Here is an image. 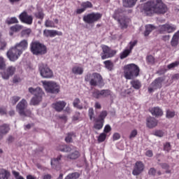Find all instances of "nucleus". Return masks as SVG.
Here are the masks:
<instances>
[{"label": "nucleus", "mask_w": 179, "mask_h": 179, "mask_svg": "<svg viewBox=\"0 0 179 179\" xmlns=\"http://www.w3.org/2000/svg\"><path fill=\"white\" fill-rule=\"evenodd\" d=\"M141 12H143L146 16H153L156 15H164L167 13L169 8L167 6L163 3V0H151L140 7Z\"/></svg>", "instance_id": "nucleus-1"}, {"label": "nucleus", "mask_w": 179, "mask_h": 179, "mask_svg": "<svg viewBox=\"0 0 179 179\" xmlns=\"http://www.w3.org/2000/svg\"><path fill=\"white\" fill-rule=\"evenodd\" d=\"M108 113L106 110H102L97 117H94V109L93 108H90L88 110V116L90 117V121L94 122L93 128L97 131L103 129L104 127V122L106 117H107Z\"/></svg>", "instance_id": "nucleus-2"}, {"label": "nucleus", "mask_w": 179, "mask_h": 179, "mask_svg": "<svg viewBox=\"0 0 179 179\" xmlns=\"http://www.w3.org/2000/svg\"><path fill=\"white\" fill-rule=\"evenodd\" d=\"M85 81L88 82L92 87L104 86L103 76L99 73H88L85 76Z\"/></svg>", "instance_id": "nucleus-3"}, {"label": "nucleus", "mask_w": 179, "mask_h": 179, "mask_svg": "<svg viewBox=\"0 0 179 179\" xmlns=\"http://www.w3.org/2000/svg\"><path fill=\"white\" fill-rule=\"evenodd\" d=\"M141 69L135 64H129L124 66V76L128 80L138 78Z\"/></svg>", "instance_id": "nucleus-4"}, {"label": "nucleus", "mask_w": 179, "mask_h": 179, "mask_svg": "<svg viewBox=\"0 0 179 179\" xmlns=\"http://www.w3.org/2000/svg\"><path fill=\"white\" fill-rule=\"evenodd\" d=\"M29 92L31 94L34 95L31 99V106H38L40 103L43 101V96L45 94L44 91H43V89L40 87H37L36 88L31 87L29 88Z\"/></svg>", "instance_id": "nucleus-5"}, {"label": "nucleus", "mask_w": 179, "mask_h": 179, "mask_svg": "<svg viewBox=\"0 0 179 179\" xmlns=\"http://www.w3.org/2000/svg\"><path fill=\"white\" fill-rule=\"evenodd\" d=\"M30 48L31 52L34 55H44V54H47V46L37 41L31 42Z\"/></svg>", "instance_id": "nucleus-6"}, {"label": "nucleus", "mask_w": 179, "mask_h": 179, "mask_svg": "<svg viewBox=\"0 0 179 179\" xmlns=\"http://www.w3.org/2000/svg\"><path fill=\"white\" fill-rule=\"evenodd\" d=\"M101 17H103V14L100 13H91L85 15L83 17V20L87 23V24H94V23H96V22H100Z\"/></svg>", "instance_id": "nucleus-7"}, {"label": "nucleus", "mask_w": 179, "mask_h": 179, "mask_svg": "<svg viewBox=\"0 0 179 179\" xmlns=\"http://www.w3.org/2000/svg\"><path fill=\"white\" fill-rule=\"evenodd\" d=\"M43 87L47 93L57 94L59 93V85L54 81H43Z\"/></svg>", "instance_id": "nucleus-8"}, {"label": "nucleus", "mask_w": 179, "mask_h": 179, "mask_svg": "<svg viewBox=\"0 0 179 179\" xmlns=\"http://www.w3.org/2000/svg\"><path fill=\"white\" fill-rule=\"evenodd\" d=\"M26 108H27V101L23 99L17 103L16 110L18 111L20 115L29 117V115H31V111L30 110H26Z\"/></svg>", "instance_id": "nucleus-9"}, {"label": "nucleus", "mask_w": 179, "mask_h": 179, "mask_svg": "<svg viewBox=\"0 0 179 179\" xmlns=\"http://www.w3.org/2000/svg\"><path fill=\"white\" fill-rule=\"evenodd\" d=\"M38 71L40 72L41 76L44 79H51L54 76V73L51 69L48 68L47 64L43 63L39 64Z\"/></svg>", "instance_id": "nucleus-10"}, {"label": "nucleus", "mask_w": 179, "mask_h": 179, "mask_svg": "<svg viewBox=\"0 0 179 179\" xmlns=\"http://www.w3.org/2000/svg\"><path fill=\"white\" fill-rule=\"evenodd\" d=\"M177 30V26L173 24L166 23L159 26V33L164 34V33L171 34Z\"/></svg>", "instance_id": "nucleus-11"}, {"label": "nucleus", "mask_w": 179, "mask_h": 179, "mask_svg": "<svg viewBox=\"0 0 179 179\" xmlns=\"http://www.w3.org/2000/svg\"><path fill=\"white\" fill-rule=\"evenodd\" d=\"M117 54V51L112 50L107 45L102 46V52L101 53V59L113 58Z\"/></svg>", "instance_id": "nucleus-12"}, {"label": "nucleus", "mask_w": 179, "mask_h": 179, "mask_svg": "<svg viewBox=\"0 0 179 179\" xmlns=\"http://www.w3.org/2000/svg\"><path fill=\"white\" fill-rule=\"evenodd\" d=\"M21 55L22 54L15 46L10 48L6 53L8 59H10V61H12L13 62H15V61H17Z\"/></svg>", "instance_id": "nucleus-13"}, {"label": "nucleus", "mask_w": 179, "mask_h": 179, "mask_svg": "<svg viewBox=\"0 0 179 179\" xmlns=\"http://www.w3.org/2000/svg\"><path fill=\"white\" fill-rule=\"evenodd\" d=\"M111 90H94L92 92V96L94 99H100L101 97H108V96H111Z\"/></svg>", "instance_id": "nucleus-14"}, {"label": "nucleus", "mask_w": 179, "mask_h": 179, "mask_svg": "<svg viewBox=\"0 0 179 179\" xmlns=\"http://www.w3.org/2000/svg\"><path fill=\"white\" fill-rule=\"evenodd\" d=\"M19 19L22 23L25 24H33V16L29 15L27 11H23L20 15Z\"/></svg>", "instance_id": "nucleus-15"}, {"label": "nucleus", "mask_w": 179, "mask_h": 179, "mask_svg": "<svg viewBox=\"0 0 179 179\" xmlns=\"http://www.w3.org/2000/svg\"><path fill=\"white\" fill-rule=\"evenodd\" d=\"M145 170V164L142 161H137L135 163L134 168L132 171L133 176H139Z\"/></svg>", "instance_id": "nucleus-16"}, {"label": "nucleus", "mask_w": 179, "mask_h": 179, "mask_svg": "<svg viewBox=\"0 0 179 179\" xmlns=\"http://www.w3.org/2000/svg\"><path fill=\"white\" fill-rule=\"evenodd\" d=\"M15 72H16V67L10 66L6 69L5 71L1 73V76L3 79L8 80L10 76H13V75H15Z\"/></svg>", "instance_id": "nucleus-17"}, {"label": "nucleus", "mask_w": 179, "mask_h": 179, "mask_svg": "<svg viewBox=\"0 0 179 179\" xmlns=\"http://www.w3.org/2000/svg\"><path fill=\"white\" fill-rule=\"evenodd\" d=\"M64 164V156L62 155H59L57 157L51 159V166L53 169L61 167V164Z\"/></svg>", "instance_id": "nucleus-18"}, {"label": "nucleus", "mask_w": 179, "mask_h": 179, "mask_svg": "<svg viewBox=\"0 0 179 179\" xmlns=\"http://www.w3.org/2000/svg\"><path fill=\"white\" fill-rule=\"evenodd\" d=\"M29 46V43L27 40L24 39L21 41L20 43H17L15 45V48L21 53L23 54V52L27 49Z\"/></svg>", "instance_id": "nucleus-19"}, {"label": "nucleus", "mask_w": 179, "mask_h": 179, "mask_svg": "<svg viewBox=\"0 0 179 179\" xmlns=\"http://www.w3.org/2000/svg\"><path fill=\"white\" fill-rule=\"evenodd\" d=\"M165 80L164 77H158L155 80H153L151 83L152 87L154 89H162L163 87V82Z\"/></svg>", "instance_id": "nucleus-20"}, {"label": "nucleus", "mask_w": 179, "mask_h": 179, "mask_svg": "<svg viewBox=\"0 0 179 179\" xmlns=\"http://www.w3.org/2000/svg\"><path fill=\"white\" fill-rule=\"evenodd\" d=\"M66 106V102L64 101H59L52 104V108L57 111V113H61L64 108Z\"/></svg>", "instance_id": "nucleus-21"}, {"label": "nucleus", "mask_w": 179, "mask_h": 179, "mask_svg": "<svg viewBox=\"0 0 179 179\" xmlns=\"http://www.w3.org/2000/svg\"><path fill=\"white\" fill-rule=\"evenodd\" d=\"M43 35L45 37H55V36H62V32L52 29H45Z\"/></svg>", "instance_id": "nucleus-22"}, {"label": "nucleus", "mask_w": 179, "mask_h": 179, "mask_svg": "<svg viewBox=\"0 0 179 179\" xmlns=\"http://www.w3.org/2000/svg\"><path fill=\"white\" fill-rule=\"evenodd\" d=\"M157 120L153 117H149L146 119V126L150 129H152L153 128H155V127H157Z\"/></svg>", "instance_id": "nucleus-23"}, {"label": "nucleus", "mask_w": 179, "mask_h": 179, "mask_svg": "<svg viewBox=\"0 0 179 179\" xmlns=\"http://www.w3.org/2000/svg\"><path fill=\"white\" fill-rule=\"evenodd\" d=\"M150 113H151L152 115L154 117H162L164 112L162 108L159 106L153 107L149 109Z\"/></svg>", "instance_id": "nucleus-24"}, {"label": "nucleus", "mask_w": 179, "mask_h": 179, "mask_svg": "<svg viewBox=\"0 0 179 179\" xmlns=\"http://www.w3.org/2000/svg\"><path fill=\"white\" fill-rule=\"evenodd\" d=\"M10 131V127H9V124H3L0 126V141L2 139L3 135H6L8 132Z\"/></svg>", "instance_id": "nucleus-25"}, {"label": "nucleus", "mask_w": 179, "mask_h": 179, "mask_svg": "<svg viewBox=\"0 0 179 179\" xmlns=\"http://www.w3.org/2000/svg\"><path fill=\"white\" fill-rule=\"evenodd\" d=\"M145 29L143 32V34L145 37H148V36H149V34H150L152 31H153V30H156L157 28L156 27V26L152 24H148L145 26Z\"/></svg>", "instance_id": "nucleus-26"}, {"label": "nucleus", "mask_w": 179, "mask_h": 179, "mask_svg": "<svg viewBox=\"0 0 179 179\" xmlns=\"http://www.w3.org/2000/svg\"><path fill=\"white\" fill-rule=\"evenodd\" d=\"M178 44H179V30L173 34L171 41V47H177Z\"/></svg>", "instance_id": "nucleus-27"}, {"label": "nucleus", "mask_w": 179, "mask_h": 179, "mask_svg": "<svg viewBox=\"0 0 179 179\" xmlns=\"http://www.w3.org/2000/svg\"><path fill=\"white\" fill-rule=\"evenodd\" d=\"M23 29V25L15 24L10 27V36H13L14 33H17Z\"/></svg>", "instance_id": "nucleus-28"}, {"label": "nucleus", "mask_w": 179, "mask_h": 179, "mask_svg": "<svg viewBox=\"0 0 179 179\" xmlns=\"http://www.w3.org/2000/svg\"><path fill=\"white\" fill-rule=\"evenodd\" d=\"M138 0H123L122 3L124 8H134Z\"/></svg>", "instance_id": "nucleus-29"}, {"label": "nucleus", "mask_w": 179, "mask_h": 179, "mask_svg": "<svg viewBox=\"0 0 179 179\" xmlns=\"http://www.w3.org/2000/svg\"><path fill=\"white\" fill-rule=\"evenodd\" d=\"M66 157L70 160H76V159L80 157V152L78 150H75L67 155Z\"/></svg>", "instance_id": "nucleus-30"}, {"label": "nucleus", "mask_w": 179, "mask_h": 179, "mask_svg": "<svg viewBox=\"0 0 179 179\" xmlns=\"http://www.w3.org/2000/svg\"><path fill=\"white\" fill-rule=\"evenodd\" d=\"M131 87L136 90H139L142 87V83L139 80H133L130 82Z\"/></svg>", "instance_id": "nucleus-31"}, {"label": "nucleus", "mask_w": 179, "mask_h": 179, "mask_svg": "<svg viewBox=\"0 0 179 179\" xmlns=\"http://www.w3.org/2000/svg\"><path fill=\"white\" fill-rule=\"evenodd\" d=\"M10 176V172L6 169H0V179H8Z\"/></svg>", "instance_id": "nucleus-32"}, {"label": "nucleus", "mask_w": 179, "mask_h": 179, "mask_svg": "<svg viewBox=\"0 0 179 179\" xmlns=\"http://www.w3.org/2000/svg\"><path fill=\"white\" fill-rule=\"evenodd\" d=\"M57 150L69 153V152H72V148L66 145H61L57 147Z\"/></svg>", "instance_id": "nucleus-33"}, {"label": "nucleus", "mask_w": 179, "mask_h": 179, "mask_svg": "<svg viewBox=\"0 0 179 179\" xmlns=\"http://www.w3.org/2000/svg\"><path fill=\"white\" fill-rule=\"evenodd\" d=\"M73 106L75 108H78V110H83V105L80 103V99L79 98H76L73 100Z\"/></svg>", "instance_id": "nucleus-34"}, {"label": "nucleus", "mask_w": 179, "mask_h": 179, "mask_svg": "<svg viewBox=\"0 0 179 179\" xmlns=\"http://www.w3.org/2000/svg\"><path fill=\"white\" fill-rule=\"evenodd\" d=\"M83 67L75 66L72 68V72L74 75H83Z\"/></svg>", "instance_id": "nucleus-35"}, {"label": "nucleus", "mask_w": 179, "mask_h": 179, "mask_svg": "<svg viewBox=\"0 0 179 179\" xmlns=\"http://www.w3.org/2000/svg\"><path fill=\"white\" fill-rule=\"evenodd\" d=\"M103 64L105 65V68L108 69V71H113L114 69V63L111 60H106L103 62Z\"/></svg>", "instance_id": "nucleus-36"}, {"label": "nucleus", "mask_w": 179, "mask_h": 179, "mask_svg": "<svg viewBox=\"0 0 179 179\" xmlns=\"http://www.w3.org/2000/svg\"><path fill=\"white\" fill-rule=\"evenodd\" d=\"M16 23H19V20H17V18L16 17H8L6 20V24L10 25V24H15Z\"/></svg>", "instance_id": "nucleus-37"}, {"label": "nucleus", "mask_w": 179, "mask_h": 179, "mask_svg": "<svg viewBox=\"0 0 179 179\" xmlns=\"http://www.w3.org/2000/svg\"><path fill=\"white\" fill-rule=\"evenodd\" d=\"M132 52L129 50V49H125L124 51H122L120 54V59H125V58H127L129 54H131Z\"/></svg>", "instance_id": "nucleus-38"}, {"label": "nucleus", "mask_w": 179, "mask_h": 179, "mask_svg": "<svg viewBox=\"0 0 179 179\" xmlns=\"http://www.w3.org/2000/svg\"><path fill=\"white\" fill-rule=\"evenodd\" d=\"M80 177V174L78 172H74L67 175L64 179H78Z\"/></svg>", "instance_id": "nucleus-39"}, {"label": "nucleus", "mask_w": 179, "mask_h": 179, "mask_svg": "<svg viewBox=\"0 0 179 179\" xmlns=\"http://www.w3.org/2000/svg\"><path fill=\"white\" fill-rule=\"evenodd\" d=\"M118 23L120 24L121 29H127L128 27V24H127V20L124 18H118Z\"/></svg>", "instance_id": "nucleus-40"}, {"label": "nucleus", "mask_w": 179, "mask_h": 179, "mask_svg": "<svg viewBox=\"0 0 179 179\" xmlns=\"http://www.w3.org/2000/svg\"><path fill=\"white\" fill-rule=\"evenodd\" d=\"M81 6L84 8L85 10H86V9H90L93 8V4L90 1H85L81 3Z\"/></svg>", "instance_id": "nucleus-41"}, {"label": "nucleus", "mask_w": 179, "mask_h": 179, "mask_svg": "<svg viewBox=\"0 0 179 179\" xmlns=\"http://www.w3.org/2000/svg\"><path fill=\"white\" fill-rule=\"evenodd\" d=\"M34 15L36 19H40L41 20L44 19V12L43 10H38V12L35 13Z\"/></svg>", "instance_id": "nucleus-42"}, {"label": "nucleus", "mask_w": 179, "mask_h": 179, "mask_svg": "<svg viewBox=\"0 0 179 179\" xmlns=\"http://www.w3.org/2000/svg\"><path fill=\"white\" fill-rule=\"evenodd\" d=\"M31 34V29L30 28L23 29L21 31L22 37H29V36H30Z\"/></svg>", "instance_id": "nucleus-43"}, {"label": "nucleus", "mask_w": 179, "mask_h": 179, "mask_svg": "<svg viewBox=\"0 0 179 179\" xmlns=\"http://www.w3.org/2000/svg\"><path fill=\"white\" fill-rule=\"evenodd\" d=\"M72 136H75V133L70 132L67 134V136L65 138V141L66 143H71L73 142V140L72 139Z\"/></svg>", "instance_id": "nucleus-44"}, {"label": "nucleus", "mask_w": 179, "mask_h": 179, "mask_svg": "<svg viewBox=\"0 0 179 179\" xmlns=\"http://www.w3.org/2000/svg\"><path fill=\"white\" fill-rule=\"evenodd\" d=\"M138 45V40L131 41L128 44V50H130L132 52V50H134V47Z\"/></svg>", "instance_id": "nucleus-45"}, {"label": "nucleus", "mask_w": 179, "mask_h": 179, "mask_svg": "<svg viewBox=\"0 0 179 179\" xmlns=\"http://www.w3.org/2000/svg\"><path fill=\"white\" fill-rule=\"evenodd\" d=\"M166 118H174L176 117V112L174 110H170L168 109L166 113Z\"/></svg>", "instance_id": "nucleus-46"}, {"label": "nucleus", "mask_w": 179, "mask_h": 179, "mask_svg": "<svg viewBox=\"0 0 179 179\" xmlns=\"http://www.w3.org/2000/svg\"><path fill=\"white\" fill-rule=\"evenodd\" d=\"M45 27L54 28V27H55V23L52 20H47L45 22Z\"/></svg>", "instance_id": "nucleus-47"}, {"label": "nucleus", "mask_w": 179, "mask_h": 179, "mask_svg": "<svg viewBox=\"0 0 179 179\" xmlns=\"http://www.w3.org/2000/svg\"><path fill=\"white\" fill-rule=\"evenodd\" d=\"M6 68V63L5 62V59L3 57H0V70L3 71Z\"/></svg>", "instance_id": "nucleus-48"}, {"label": "nucleus", "mask_w": 179, "mask_h": 179, "mask_svg": "<svg viewBox=\"0 0 179 179\" xmlns=\"http://www.w3.org/2000/svg\"><path fill=\"white\" fill-rule=\"evenodd\" d=\"M107 138V134L106 133H101L98 137V142H104Z\"/></svg>", "instance_id": "nucleus-49"}, {"label": "nucleus", "mask_w": 179, "mask_h": 179, "mask_svg": "<svg viewBox=\"0 0 179 179\" xmlns=\"http://www.w3.org/2000/svg\"><path fill=\"white\" fill-rule=\"evenodd\" d=\"M19 100H20V96H14L11 97L10 103H11V104H13V106H15L16 104V103H17V101H19Z\"/></svg>", "instance_id": "nucleus-50"}, {"label": "nucleus", "mask_w": 179, "mask_h": 179, "mask_svg": "<svg viewBox=\"0 0 179 179\" xmlns=\"http://www.w3.org/2000/svg\"><path fill=\"white\" fill-rule=\"evenodd\" d=\"M179 65V61H176L173 63H171L167 66L168 69H173V68H177Z\"/></svg>", "instance_id": "nucleus-51"}, {"label": "nucleus", "mask_w": 179, "mask_h": 179, "mask_svg": "<svg viewBox=\"0 0 179 179\" xmlns=\"http://www.w3.org/2000/svg\"><path fill=\"white\" fill-rule=\"evenodd\" d=\"M147 62L150 64V65H155V57L152 55H149L147 57Z\"/></svg>", "instance_id": "nucleus-52"}, {"label": "nucleus", "mask_w": 179, "mask_h": 179, "mask_svg": "<svg viewBox=\"0 0 179 179\" xmlns=\"http://www.w3.org/2000/svg\"><path fill=\"white\" fill-rule=\"evenodd\" d=\"M164 150L165 152H167L168 153L169 152H170V150H171V144H170L169 142H167L165 144H164Z\"/></svg>", "instance_id": "nucleus-53"}, {"label": "nucleus", "mask_w": 179, "mask_h": 179, "mask_svg": "<svg viewBox=\"0 0 179 179\" xmlns=\"http://www.w3.org/2000/svg\"><path fill=\"white\" fill-rule=\"evenodd\" d=\"M137 135H138V130L134 129L131 131L129 138V139H134V138H136Z\"/></svg>", "instance_id": "nucleus-54"}, {"label": "nucleus", "mask_w": 179, "mask_h": 179, "mask_svg": "<svg viewBox=\"0 0 179 179\" xmlns=\"http://www.w3.org/2000/svg\"><path fill=\"white\" fill-rule=\"evenodd\" d=\"M154 135L155 136H159V138H162V136H164V132L162 130H157L155 131Z\"/></svg>", "instance_id": "nucleus-55"}, {"label": "nucleus", "mask_w": 179, "mask_h": 179, "mask_svg": "<svg viewBox=\"0 0 179 179\" xmlns=\"http://www.w3.org/2000/svg\"><path fill=\"white\" fill-rule=\"evenodd\" d=\"M103 134H108V132H111V126L110 124H106L103 129Z\"/></svg>", "instance_id": "nucleus-56"}, {"label": "nucleus", "mask_w": 179, "mask_h": 179, "mask_svg": "<svg viewBox=\"0 0 179 179\" xmlns=\"http://www.w3.org/2000/svg\"><path fill=\"white\" fill-rule=\"evenodd\" d=\"M148 174L155 177L156 176V169L155 168H150L148 171Z\"/></svg>", "instance_id": "nucleus-57"}, {"label": "nucleus", "mask_w": 179, "mask_h": 179, "mask_svg": "<svg viewBox=\"0 0 179 179\" xmlns=\"http://www.w3.org/2000/svg\"><path fill=\"white\" fill-rule=\"evenodd\" d=\"M6 41H0V50H5V48H6Z\"/></svg>", "instance_id": "nucleus-58"}, {"label": "nucleus", "mask_w": 179, "mask_h": 179, "mask_svg": "<svg viewBox=\"0 0 179 179\" xmlns=\"http://www.w3.org/2000/svg\"><path fill=\"white\" fill-rule=\"evenodd\" d=\"M121 138V135L120 133H115L113 136V141H118V139Z\"/></svg>", "instance_id": "nucleus-59"}, {"label": "nucleus", "mask_w": 179, "mask_h": 179, "mask_svg": "<svg viewBox=\"0 0 179 179\" xmlns=\"http://www.w3.org/2000/svg\"><path fill=\"white\" fill-rule=\"evenodd\" d=\"M160 166L162 169H164V170H169L170 169V166L167 163L160 164Z\"/></svg>", "instance_id": "nucleus-60"}, {"label": "nucleus", "mask_w": 179, "mask_h": 179, "mask_svg": "<svg viewBox=\"0 0 179 179\" xmlns=\"http://www.w3.org/2000/svg\"><path fill=\"white\" fill-rule=\"evenodd\" d=\"M145 156H148V157H153V151L148 150L145 152Z\"/></svg>", "instance_id": "nucleus-61"}, {"label": "nucleus", "mask_w": 179, "mask_h": 179, "mask_svg": "<svg viewBox=\"0 0 179 179\" xmlns=\"http://www.w3.org/2000/svg\"><path fill=\"white\" fill-rule=\"evenodd\" d=\"M13 175L14 176L15 179H17V178H19V177H20V173L16 171H13Z\"/></svg>", "instance_id": "nucleus-62"}, {"label": "nucleus", "mask_w": 179, "mask_h": 179, "mask_svg": "<svg viewBox=\"0 0 179 179\" xmlns=\"http://www.w3.org/2000/svg\"><path fill=\"white\" fill-rule=\"evenodd\" d=\"M85 8H83V7L82 8H78L77 10H76V13L78 14V15H80V13H83V12H85Z\"/></svg>", "instance_id": "nucleus-63"}, {"label": "nucleus", "mask_w": 179, "mask_h": 179, "mask_svg": "<svg viewBox=\"0 0 179 179\" xmlns=\"http://www.w3.org/2000/svg\"><path fill=\"white\" fill-rule=\"evenodd\" d=\"M94 108L97 110H100L101 108V104H100L99 102H96L94 104Z\"/></svg>", "instance_id": "nucleus-64"}]
</instances>
